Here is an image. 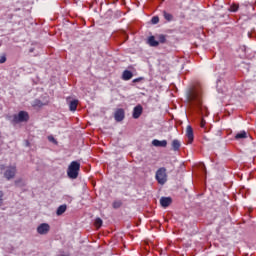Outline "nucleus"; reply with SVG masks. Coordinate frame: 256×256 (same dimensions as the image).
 I'll return each mask as SVG.
<instances>
[{
  "label": "nucleus",
  "mask_w": 256,
  "mask_h": 256,
  "mask_svg": "<svg viewBox=\"0 0 256 256\" xmlns=\"http://www.w3.org/2000/svg\"><path fill=\"white\" fill-rule=\"evenodd\" d=\"M188 103L200 111L203 110V89L201 86H193L187 91Z\"/></svg>",
  "instance_id": "f257e3e1"
},
{
  "label": "nucleus",
  "mask_w": 256,
  "mask_h": 256,
  "mask_svg": "<svg viewBox=\"0 0 256 256\" xmlns=\"http://www.w3.org/2000/svg\"><path fill=\"white\" fill-rule=\"evenodd\" d=\"M81 169V163L78 161H72L67 169V175L69 179H77L79 177V171Z\"/></svg>",
  "instance_id": "f03ea898"
},
{
  "label": "nucleus",
  "mask_w": 256,
  "mask_h": 256,
  "mask_svg": "<svg viewBox=\"0 0 256 256\" xmlns=\"http://www.w3.org/2000/svg\"><path fill=\"white\" fill-rule=\"evenodd\" d=\"M29 121V112L20 111L18 114L12 116V125H18V123H27Z\"/></svg>",
  "instance_id": "7ed1b4c3"
},
{
  "label": "nucleus",
  "mask_w": 256,
  "mask_h": 256,
  "mask_svg": "<svg viewBox=\"0 0 256 256\" xmlns=\"http://www.w3.org/2000/svg\"><path fill=\"white\" fill-rule=\"evenodd\" d=\"M155 179L159 185H165L167 183V168L161 167L156 171Z\"/></svg>",
  "instance_id": "20e7f679"
},
{
  "label": "nucleus",
  "mask_w": 256,
  "mask_h": 256,
  "mask_svg": "<svg viewBox=\"0 0 256 256\" xmlns=\"http://www.w3.org/2000/svg\"><path fill=\"white\" fill-rule=\"evenodd\" d=\"M16 173H17V167L10 166L6 169V171L4 173V177L9 181L10 179H13V177H15Z\"/></svg>",
  "instance_id": "39448f33"
},
{
  "label": "nucleus",
  "mask_w": 256,
  "mask_h": 256,
  "mask_svg": "<svg viewBox=\"0 0 256 256\" xmlns=\"http://www.w3.org/2000/svg\"><path fill=\"white\" fill-rule=\"evenodd\" d=\"M49 231H51V226L47 223H42L37 227V233H39V235H47Z\"/></svg>",
  "instance_id": "423d86ee"
},
{
  "label": "nucleus",
  "mask_w": 256,
  "mask_h": 256,
  "mask_svg": "<svg viewBox=\"0 0 256 256\" xmlns=\"http://www.w3.org/2000/svg\"><path fill=\"white\" fill-rule=\"evenodd\" d=\"M114 119L115 121H117L118 123L123 121V119H125V110L122 108H118L116 109L115 113H114Z\"/></svg>",
  "instance_id": "0eeeda50"
},
{
  "label": "nucleus",
  "mask_w": 256,
  "mask_h": 256,
  "mask_svg": "<svg viewBox=\"0 0 256 256\" xmlns=\"http://www.w3.org/2000/svg\"><path fill=\"white\" fill-rule=\"evenodd\" d=\"M186 137L188 139L189 144L193 143L194 134H193V127H191V125H188L186 127Z\"/></svg>",
  "instance_id": "6e6552de"
},
{
  "label": "nucleus",
  "mask_w": 256,
  "mask_h": 256,
  "mask_svg": "<svg viewBox=\"0 0 256 256\" xmlns=\"http://www.w3.org/2000/svg\"><path fill=\"white\" fill-rule=\"evenodd\" d=\"M142 113H143V106L137 105L136 107H134V110H133V118L139 119V117H141Z\"/></svg>",
  "instance_id": "1a4fd4ad"
},
{
  "label": "nucleus",
  "mask_w": 256,
  "mask_h": 256,
  "mask_svg": "<svg viewBox=\"0 0 256 256\" xmlns=\"http://www.w3.org/2000/svg\"><path fill=\"white\" fill-rule=\"evenodd\" d=\"M171 203H173V200L171 199V197H162L160 199V205L164 208L169 207V205H171Z\"/></svg>",
  "instance_id": "9d476101"
},
{
  "label": "nucleus",
  "mask_w": 256,
  "mask_h": 256,
  "mask_svg": "<svg viewBox=\"0 0 256 256\" xmlns=\"http://www.w3.org/2000/svg\"><path fill=\"white\" fill-rule=\"evenodd\" d=\"M152 145L154 147H167V140H157V139H154L152 141Z\"/></svg>",
  "instance_id": "9b49d317"
},
{
  "label": "nucleus",
  "mask_w": 256,
  "mask_h": 256,
  "mask_svg": "<svg viewBox=\"0 0 256 256\" xmlns=\"http://www.w3.org/2000/svg\"><path fill=\"white\" fill-rule=\"evenodd\" d=\"M122 79H123V81H129L130 79H133V72H131L129 70H125L122 73Z\"/></svg>",
  "instance_id": "f8f14e48"
},
{
  "label": "nucleus",
  "mask_w": 256,
  "mask_h": 256,
  "mask_svg": "<svg viewBox=\"0 0 256 256\" xmlns=\"http://www.w3.org/2000/svg\"><path fill=\"white\" fill-rule=\"evenodd\" d=\"M148 45L150 47H159V41L155 40V36H150L148 38Z\"/></svg>",
  "instance_id": "ddd939ff"
},
{
  "label": "nucleus",
  "mask_w": 256,
  "mask_h": 256,
  "mask_svg": "<svg viewBox=\"0 0 256 256\" xmlns=\"http://www.w3.org/2000/svg\"><path fill=\"white\" fill-rule=\"evenodd\" d=\"M172 149L173 151H179V149H181V141H179L178 139H174L172 141Z\"/></svg>",
  "instance_id": "4468645a"
},
{
  "label": "nucleus",
  "mask_w": 256,
  "mask_h": 256,
  "mask_svg": "<svg viewBox=\"0 0 256 256\" xmlns=\"http://www.w3.org/2000/svg\"><path fill=\"white\" fill-rule=\"evenodd\" d=\"M77 105H79V100H72L69 103L70 111H77Z\"/></svg>",
  "instance_id": "2eb2a0df"
},
{
  "label": "nucleus",
  "mask_w": 256,
  "mask_h": 256,
  "mask_svg": "<svg viewBox=\"0 0 256 256\" xmlns=\"http://www.w3.org/2000/svg\"><path fill=\"white\" fill-rule=\"evenodd\" d=\"M235 139H236L237 141H239V139H247V132L243 130V131L237 133V134L235 135Z\"/></svg>",
  "instance_id": "dca6fc26"
},
{
  "label": "nucleus",
  "mask_w": 256,
  "mask_h": 256,
  "mask_svg": "<svg viewBox=\"0 0 256 256\" xmlns=\"http://www.w3.org/2000/svg\"><path fill=\"white\" fill-rule=\"evenodd\" d=\"M67 211V205H61L58 207L56 213L57 215H63Z\"/></svg>",
  "instance_id": "f3484780"
},
{
  "label": "nucleus",
  "mask_w": 256,
  "mask_h": 256,
  "mask_svg": "<svg viewBox=\"0 0 256 256\" xmlns=\"http://www.w3.org/2000/svg\"><path fill=\"white\" fill-rule=\"evenodd\" d=\"M228 11H230V13H237V11H239V5H237V4H232V5L229 7Z\"/></svg>",
  "instance_id": "a211bd4d"
},
{
  "label": "nucleus",
  "mask_w": 256,
  "mask_h": 256,
  "mask_svg": "<svg viewBox=\"0 0 256 256\" xmlns=\"http://www.w3.org/2000/svg\"><path fill=\"white\" fill-rule=\"evenodd\" d=\"M163 17L166 19V21H173V16L171 13H168L167 11L163 12Z\"/></svg>",
  "instance_id": "6ab92c4d"
},
{
  "label": "nucleus",
  "mask_w": 256,
  "mask_h": 256,
  "mask_svg": "<svg viewBox=\"0 0 256 256\" xmlns=\"http://www.w3.org/2000/svg\"><path fill=\"white\" fill-rule=\"evenodd\" d=\"M43 105H45V104H43V102L41 100L36 99V100H34L32 107H43Z\"/></svg>",
  "instance_id": "aec40b11"
},
{
  "label": "nucleus",
  "mask_w": 256,
  "mask_h": 256,
  "mask_svg": "<svg viewBox=\"0 0 256 256\" xmlns=\"http://www.w3.org/2000/svg\"><path fill=\"white\" fill-rule=\"evenodd\" d=\"M101 225H103V220L101 218H96L95 227H97V229H99L101 227Z\"/></svg>",
  "instance_id": "412c9836"
},
{
  "label": "nucleus",
  "mask_w": 256,
  "mask_h": 256,
  "mask_svg": "<svg viewBox=\"0 0 256 256\" xmlns=\"http://www.w3.org/2000/svg\"><path fill=\"white\" fill-rule=\"evenodd\" d=\"M158 43H165L167 41V38L165 37V35L160 34L158 35Z\"/></svg>",
  "instance_id": "4be33fe9"
},
{
  "label": "nucleus",
  "mask_w": 256,
  "mask_h": 256,
  "mask_svg": "<svg viewBox=\"0 0 256 256\" xmlns=\"http://www.w3.org/2000/svg\"><path fill=\"white\" fill-rule=\"evenodd\" d=\"M152 25H157L159 23V16H153L151 19Z\"/></svg>",
  "instance_id": "5701e85b"
},
{
  "label": "nucleus",
  "mask_w": 256,
  "mask_h": 256,
  "mask_svg": "<svg viewBox=\"0 0 256 256\" xmlns=\"http://www.w3.org/2000/svg\"><path fill=\"white\" fill-rule=\"evenodd\" d=\"M113 207L114 209H119V207H121V205H123V203L121 201H115L113 202Z\"/></svg>",
  "instance_id": "b1692460"
},
{
  "label": "nucleus",
  "mask_w": 256,
  "mask_h": 256,
  "mask_svg": "<svg viewBox=\"0 0 256 256\" xmlns=\"http://www.w3.org/2000/svg\"><path fill=\"white\" fill-rule=\"evenodd\" d=\"M3 197H5V194L0 190V207L3 205Z\"/></svg>",
  "instance_id": "393cba45"
},
{
  "label": "nucleus",
  "mask_w": 256,
  "mask_h": 256,
  "mask_svg": "<svg viewBox=\"0 0 256 256\" xmlns=\"http://www.w3.org/2000/svg\"><path fill=\"white\" fill-rule=\"evenodd\" d=\"M6 61H7V56L5 55L0 56V64L5 63Z\"/></svg>",
  "instance_id": "a878e982"
},
{
  "label": "nucleus",
  "mask_w": 256,
  "mask_h": 256,
  "mask_svg": "<svg viewBox=\"0 0 256 256\" xmlns=\"http://www.w3.org/2000/svg\"><path fill=\"white\" fill-rule=\"evenodd\" d=\"M206 121H205V119H201V122H200V127L202 128V129H205V125H206Z\"/></svg>",
  "instance_id": "bb28decb"
},
{
  "label": "nucleus",
  "mask_w": 256,
  "mask_h": 256,
  "mask_svg": "<svg viewBox=\"0 0 256 256\" xmlns=\"http://www.w3.org/2000/svg\"><path fill=\"white\" fill-rule=\"evenodd\" d=\"M141 81H143V77H139V78L134 79V80L132 81V83H139V82H141Z\"/></svg>",
  "instance_id": "cd10ccee"
},
{
  "label": "nucleus",
  "mask_w": 256,
  "mask_h": 256,
  "mask_svg": "<svg viewBox=\"0 0 256 256\" xmlns=\"http://www.w3.org/2000/svg\"><path fill=\"white\" fill-rule=\"evenodd\" d=\"M48 139L49 141H55V138H53V136H49Z\"/></svg>",
  "instance_id": "c85d7f7f"
},
{
  "label": "nucleus",
  "mask_w": 256,
  "mask_h": 256,
  "mask_svg": "<svg viewBox=\"0 0 256 256\" xmlns=\"http://www.w3.org/2000/svg\"><path fill=\"white\" fill-rule=\"evenodd\" d=\"M33 51H35V48H30L29 49V53H33Z\"/></svg>",
  "instance_id": "c756f323"
},
{
  "label": "nucleus",
  "mask_w": 256,
  "mask_h": 256,
  "mask_svg": "<svg viewBox=\"0 0 256 256\" xmlns=\"http://www.w3.org/2000/svg\"><path fill=\"white\" fill-rule=\"evenodd\" d=\"M219 83H221V80L217 81V89H219Z\"/></svg>",
  "instance_id": "7c9ffc66"
},
{
  "label": "nucleus",
  "mask_w": 256,
  "mask_h": 256,
  "mask_svg": "<svg viewBox=\"0 0 256 256\" xmlns=\"http://www.w3.org/2000/svg\"><path fill=\"white\" fill-rule=\"evenodd\" d=\"M0 169H1V171H3V169H5V166H1Z\"/></svg>",
  "instance_id": "2f4dec72"
},
{
  "label": "nucleus",
  "mask_w": 256,
  "mask_h": 256,
  "mask_svg": "<svg viewBox=\"0 0 256 256\" xmlns=\"http://www.w3.org/2000/svg\"><path fill=\"white\" fill-rule=\"evenodd\" d=\"M218 91H219L220 93H223V90H221V89H219V88H218Z\"/></svg>",
  "instance_id": "473e14b6"
},
{
  "label": "nucleus",
  "mask_w": 256,
  "mask_h": 256,
  "mask_svg": "<svg viewBox=\"0 0 256 256\" xmlns=\"http://www.w3.org/2000/svg\"><path fill=\"white\" fill-rule=\"evenodd\" d=\"M0 139H1V132H0Z\"/></svg>",
  "instance_id": "72a5a7b5"
}]
</instances>
